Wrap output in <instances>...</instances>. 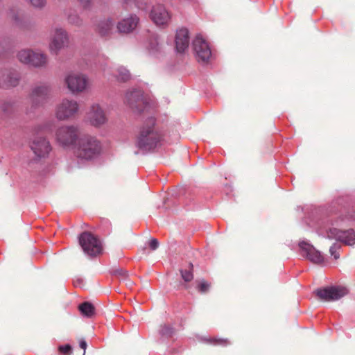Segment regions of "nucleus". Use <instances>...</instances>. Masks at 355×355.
Here are the masks:
<instances>
[{
    "instance_id": "1",
    "label": "nucleus",
    "mask_w": 355,
    "mask_h": 355,
    "mask_svg": "<svg viewBox=\"0 0 355 355\" xmlns=\"http://www.w3.org/2000/svg\"><path fill=\"white\" fill-rule=\"evenodd\" d=\"M101 153V142L89 135H82L74 147V154L81 160L90 161Z\"/></svg>"
},
{
    "instance_id": "2",
    "label": "nucleus",
    "mask_w": 355,
    "mask_h": 355,
    "mask_svg": "<svg viewBox=\"0 0 355 355\" xmlns=\"http://www.w3.org/2000/svg\"><path fill=\"white\" fill-rule=\"evenodd\" d=\"M155 119L150 117L144 123L137 140V146L147 150L154 148L159 141L160 135L155 128Z\"/></svg>"
},
{
    "instance_id": "3",
    "label": "nucleus",
    "mask_w": 355,
    "mask_h": 355,
    "mask_svg": "<svg viewBox=\"0 0 355 355\" xmlns=\"http://www.w3.org/2000/svg\"><path fill=\"white\" fill-rule=\"evenodd\" d=\"M80 137V129L76 125H62L55 133L56 143L64 149L74 148Z\"/></svg>"
},
{
    "instance_id": "4",
    "label": "nucleus",
    "mask_w": 355,
    "mask_h": 355,
    "mask_svg": "<svg viewBox=\"0 0 355 355\" xmlns=\"http://www.w3.org/2000/svg\"><path fill=\"white\" fill-rule=\"evenodd\" d=\"M80 112V104L74 99L64 98L57 105L55 116L60 121L75 118Z\"/></svg>"
},
{
    "instance_id": "5",
    "label": "nucleus",
    "mask_w": 355,
    "mask_h": 355,
    "mask_svg": "<svg viewBox=\"0 0 355 355\" xmlns=\"http://www.w3.org/2000/svg\"><path fill=\"white\" fill-rule=\"evenodd\" d=\"M17 57L21 63L37 68L45 67L48 63V58L46 54L31 49L19 51Z\"/></svg>"
},
{
    "instance_id": "6",
    "label": "nucleus",
    "mask_w": 355,
    "mask_h": 355,
    "mask_svg": "<svg viewBox=\"0 0 355 355\" xmlns=\"http://www.w3.org/2000/svg\"><path fill=\"white\" fill-rule=\"evenodd\" d=\"M79 243L84 252L89 256L95 257L102 252L101 241L91 232H83L79 236Z\"/></svg>"
},
{
    "instance_id": "7",
    "label": "nucleus",
    "mask_w": 355,
    "mask_h": 355,
    "mask_svg": "<svg viewBox=\"0 0 355 355\" xmlns=\"http://www.w3.org/2000/svg\"><path fill=\"white\" fill-rule=\"evenodd\" d=\"M64 83L72 94H76L87 89L89 85V80L84 74L71 73L65 76Z\"/></svg>"
},
{
    "instance_id": "8",
    "label": "nucleus",
    "mask_w": 355,
    "mask_h": 355,
    "mask_svg": "<svg viewBox=\"0 0 355 355\" xmlns=\"http://www.w3.org/2000/svg\"><path fill=\"white\" fill-rule=\"evenodd\" d=\"M316 296L323 302L336 301L348 293V290L343 286H329L318 288L315 291Z\"/></svg>"
},
{
    "instance_id": "9",
    "label": "nucleus",
    "mask_w": 355,
    "mask_h": 355,
    "mask_svg": "<svg viewBox=\"0 0 355 355\" xmlns=\"http://www.w3.org/2000/svg\"><path fill=\"white\" fill-rule=\"evenodd\" d=\"M87 121L93 127L101 128L108 121L104 109L98 103L92 105L86 114Z\"/></svg>"
},
{
    "instance_id": "10",
    "label": "nucleus",
    "mask_w": 355,
    "mask_h": 355,
    "mask_svg": "<svg viewBox=\"0 0 355 355\" xmlns=\"http://www.w3.org/2000/svg\"><path fill=\"white\" fill-rule=\"evenodd\" d=\"M192 48L198 62L208 63L211 58V51L208 43L200 36L193 41Z\"/></svg>"
},
{
    "instance_id": "11",
    "label": "nucleus",
    "mask_w": 355,
    "mask_h": 355,
    "mask_svg": "<svg viewBox=\"0 0 355 355\" xmlns=\"http://www.w3.org/2000/svg\"><path fill=\"white\" fill-rule=\"evenodd\" d=\"M51 92V86L47 83L36 85L31 91L30 100L33 106H43L49 99Z\"/></svg>"
},
{
    "instance_id": "12",
    "label": "nucleus",
    "mask_w": 355,
    "mask_h": 355,
    "mask_svg": "<svg viewBox=\"0 0 355 355\" xmlns=\"http://www.w3.org/2000/svg\"><path fill=\"white\" fill-rule=\"evenodd\" d=\"M125 103L130 109L136 112H141L147 106V102L144 96L143 92L137 89L126 93Z\"/></svg>"
},
{
    "instance_id": "13",
    "label": "nucleus",
    "mask_w": 355,
    "mask_h": 355,
    "mask_svg": "<svg viewBox=\"0 0 355 355\" xmlns=\"http://www.w3.org/2000/svg\"><path fill=\"white\" fill-rule=\"evenodd\" d=\"M68 44L69 37L67 32L61 28H55L51 33L50 51L57 54L62 49L67 46Z\"/></svg>"
},
{
    "instance_id": "14",
    "label": "nucleus",
    "mask_w": 355,
    "mask_h": 355,
    "mask_svg": "<svg viewBox=\"0 0 355 355\" xmlns=\"http://www.w3.org/2000/svg\"><path fill=\"white\" fill-rule=\"evenodd\" d=\"M150 17L157 26L163 28L168 26L171 19V13L162 4L153 6Z\"/></svg>"
},
{
    "instance_id": "15",
    "label": "nucleus",
    "mask_w": 355,
    "mask_h": 355,
    "mask_svg": "<svg viewBox=\"0 0 355 355\" xmlns=\"http://www.w3.org/2000/svg\"><path fill=\"white\" fill-rule=\"evenodd\" d=\"M327 238L335 239L347 245L355 244V231L353 229L341 230L337 228H330L327 232Z\"/></svg>"
},
{
    "instance_id": "16",
    "label": "nucleus",
    "mask_w": 355,
    "mask_h": 355,
    "mask_svg": "<svg viewBox=\"0 0 355 355\" xmlns=\"http://www.w3.org/2000/svg\"><path fill=\"white\" fill-rule=\"evenodd\" d=\"M31 148L38 159L47 157L51 151V146L44 137L35 138L31 143Z\"/></svg>"
},
{
    "instance_id": "17",
    "label": "nucleus",
    "mask_w": 355,
    "mask_h": 355,
    "mask_svg": "<svg viewBox=\"0 0 355 355\" xmlns=\"http://www.w3.org/2000/svg\"><path fill=\"white\" fill-rule=\"evenodd\" d=\"M300 254L314 263H322L324 259L321 253L312 245L304 241L299 244Z\"/></svg>"
},
{
    "instance_id": "18",
    "label": "nucleus",
    "mask_w": 355,
    "mask_h": 355,
    "mask_svg": "<svg viewBox=\"0 0 355 355\" xmlns=\"http://www.w3.org/2000/svg\"><path fill=\"white\" fill-rule=\"evenodd\" d=\"M175 48L178 53H184L189 47V34L188 29L181 28L178 29L175 37Z\"/></svg>"
},
{
    "instance_id": "19",
    "label": "nucleus",
    "mask_w": 355,
    "mask_h": 355,
    "mask_svg": "<svg viewBox=\"0 0 355 355\" xmlns=\"http://www.w3.org/2000/svg\"><path fill=\"white\" fill-rule=\"evenodd\" d=\"M19 77L16 71L3 70L0 71V87H15L19 84Z\"/></svg>"
},
{
    "instance_id": "20",
    "label": "nucleus",
    "mask_w": 355,
    "mask_h": 355,
    "mask_svg": "<svg viewBox=\"0 0 355 355\" xmlns=\"http://www.w3.org/2000/svg\"><path fill=\"white\" fill-rule=\"evenodd\" d=\"M114 21L111 18L100 20L95 26V31L101 37H108L114 31Z\"/></svg>"
},
{
    "instance_id": "21",
    "label": "nucleus",
    "mask_w": 355,
    "mask_h": 355,
    "mask_svg": "<svg viewBox=\"0 0 355 355\" xmlns=\"http://www.w3.org/2000/svg\"><path fill=\"white\" fill-rule=\"evenodd\" d=\"M139 22L136 15H130L118 22L116 28L119 33H129L135 29Z\"/></svg>"
},
{
    "instance_id": "22",
    "label": "nucleus",
    "mask_w": 355,
    "mask_h": 355,
    "mask_svg": "<svg viewBox=\"0 0 355 355\" xmlns=\"http://www.w3.org/2000/svg\"><path fill=\"white\" fill-rule=\"evenodd\" d=\"M78 309L82 315L88 318L93 316L95 313V308L94 305L88 302H85L80 304Z\"/></svg>"
},
{
    "instance_id": "23",
    "label": "nucleus",
    "mask_w": 355,
    "mask_h": 355,
    "mask_svg": "<svg viewBox=\"0 0 355 355\" xmlns=\"http://www.w3.org/2000/svg\"><path fill=\"white\" fill-rule=\"evenodd\" d=\"M193 265L191 263L189 264V270H180V274L182 279L187 283L190 282L193 279Z\"/></svg>"
},
{
    "instance_id": "24",
    "label": "nucleus",
    "mask_w": 355,
    "mask_h": 355,
    "mask_svg": "<svg viewBox=\"0 0 355 355\" xmlns=\"http://www.w3.org/2000/svg\"><path fill=\"white\" fill-rule=\"evenodd\" d=\"M116 77L118 80L121 82H126L130 78V74L128 70L123 67H120L116 69Z\"/></svg>"
},
{
    "instance_id": "25",
    "label": "nucleus",
    "mask_w": 355,
    "mask_h": 355,
    "mask_svg": "<svg viewBox=\"0 0 355 355\" xmlns=\"http://www.w3.org/2000/svg\"><path fill=\"white\" fill-rule=\"evenodd\" d=\"M196 284V289L202 294L207 293L211 288V284L205 279L197 280Z\"/></svg>"
},
{
    "instance_id": "26",
    "label": "nucleus",
    "mask_w": 355,
    "mask_h": 355,
    "mask_svg": "<svg viewBox=\"0 0 355 355\" xmlns=\"http://www.w3.org/2000/svg\"><path fill=\"white\" fill-rule=\"evenodd\" d=\"M25 1L31 6L39 10L43 9L47 3V0H25Z\"/></svg>"
},
{
    "instance_id": "27",
    "label": "nucleus",
    "mask_w": 355,
    "mask_h": 355,
    "mask_svg": "<svg viewBox=\"0 0 355 355\" xmlns=\"http://www.w3.org/2000/svg\"><path fill=\"white\" fill-rule=\"evenodd\" d=\"M342 220L345 222L347 225L352 226L355 225V214L354 212L348 213L342 218Z\"/></svg>"
},
{
    "instance_id": "28",
    "label": "nucleus",
    "mask_w": 355,
    "mask_h": 355,
    "mask_svg": "<svg viewBox=\"0 0 355 355\" xmlns=\"http://www.w3.org/2000/svg\"><path fill=\"white\" fill-rule=\"evenodd\" d=\"M114 272L121 281H125L128 277V271L122 268L116 269Z\"/></svg>"
},
{
    "instance_id": "29",
    "label": "nucleus",
    "mask_w": 355,
    "mask_h": 355,
    "mask_svg": "<svg viewBox=\"0 0 355 355\" xmlns=\"http://www.w3.org/2000/svg\"><path fill=\"white\" fill-rule=\"evenodd\" d=\"M340 249V245L338 244H334L332 246L330 247L329 252L331 256L334 257V258L337 260L340 257L339 254V250Z\"/></svg>"
},
{
    "instance_id": "30",
    "label": "nucleus",
    "mask_w": 355,
    "mask_h": 355,
    "mask_svg": "<svg viewBox=\"0 0 355 355\" xmlns=\"http://www.w3.org/2000/svg\"><path fill=\"white\" fill-rule=\"evenodd\" d=\"M211 343L216 345L227 346L230 344L227 339L224 338H213L210 340Z\"/></svg>"
},
{
    "instance_id": "31",
    "label": "nucleus",
    "mask_w": 355,
    "mask_h": 355,
    "mask_svg": "<svg viewBox=\"0 0 355 355\" xmlns=\"http://www.w3.org/2000/svg\"><path fill=\"white\" fill-rule=\"evenodd\" d=\"M68 19H69V23H71V24L78 26L82 25V24H83L82 19L77 15H71L69 17Z\"/></svg>"
},
{
    "instance_id": "32",
    "label": "nucleus",
    "mask_w": 355,
    "mask_h": 355,
    "mask_svg": "<svg viewBox=\"0 0 355 355\" xmlns=\"http://www.w3.org/2000/svg\"><path fill=\"white\" fill-rule=\"evenodd\" d=\"M59 351L65 355H69L71 354V347L70 345H65L64 346H60Z\"/></svg>"
},
{
    "instance_id": "33",
    "label": "nucleus",
    "mask_w": 355,
    "mask_h": 355,
    "mask_svg": "<svg viewBox=\"0 0 355 355\" xmlns=\"http://www.w3.org/2000/svg\"><path fill=\"white\" fill-rule=\"evenodd\" d=\"M159 246V242L157 239H153L149 242V247L152 250H155Z\"/></svg>"
},
{
    "instance_id": "34",
    "label": "nucleus",
    "mask_w": 355,
    "mask_h": 355,
    "mask_svg": "<svg viewBox=\"0 0 355 355\" xmlns=\"http://www.w3.org/2000/svg\"><path fill=\"white\" fill-rule=\"evenodd\" d=\"M82 6L84 8H89L91 5V0H78Z\"/></svg>"
},
{
    "instance_id": "35",
    "label": "nucleus",
    "mask_w": 355,
    "mask_h": 355,
    "mask_svg": "<svg viewBox=\"0 0 355 355\" xmlns=\"http://www.w3.org/2000/svg\"><path fill=\"white\" fill-rule=\"evenodd\" d=\"M12 19L15 21L16 24L19 25V24L21 22V17L19 15H18L17 14H13L12 15Z\"/></svg>"
},
{
    "instance_id": "36",
    "label": "nucleus",
    "mask_w": 355,
    "mask_h": 355,
    "mask_svg": "<svg viewBox=\"0 0 355 355\" xmlns=\"http://www.w3.org/2000/svg\"><path fill=\"white\" fill-rule=\"evenodd\" d=\"M12 105L10 103H4L2 105V110L5 112H7L9 111V109L11 108Z\"/></svg>"
},
{
    "instance_id": "37",
    "label": "nucleus",
    "mask_w": 355,
    "mask_h": 355,
    "mask_svg": "<svg viewBox=\"0 0 355 355\" xmlns=\"http://www.w3.org/2000/svg\"><path fill=\"white\" fill-rule=\"evenodd\" d=\"M80 347L84 349V353H83V355L85 354V349L87 348V343L85 340H82L80 341Z\"/></svg>"
},
{
    "instance_id": "38",
    "label": "nucleus",
    "mask_w": 355,
    "mask_h": 355,
    "mask_svg": "<svg viewBox=\"0 0 355 355\" xmlns=\"http://www.w3.org/2000/svg\"><path fill=\"white\" fill-rule=\"evenodd\" d=\"M125 282V284L126 286H131L132 285V282L129 279V278L128 277V279L124 281Z\"/></svg>"
},
{
    "instance_id": "39",
    "label": "nucleus",
    "mask_w": 355,
    "mask_h": 355,
    "mask_svg": "<svg viewBox=\"0 0 355 355\" xmlns=\"http://www.w3.org/2000/svg\"><path fill=\"white\" fill-rule=\"evenodd\" d=\"M182 286L186 290L189 289V286L187 284H183Z\"/></svg>"
},
{
    "instance_id": "40",
    "label": "nucleus",
    "mask_w": 355,
    "mask_h": 355,
    "mask_svg": "<svg viewBox=\"0 0 355 355\" xmlns=\"http://www.w3.org/2000/svg\"><path fill=\"white\" fill-rule=\"evenodd\" d=\"M80 280H77L76 282H75V286H78V285H80Z\"/></svg>"
}]
</instances>
